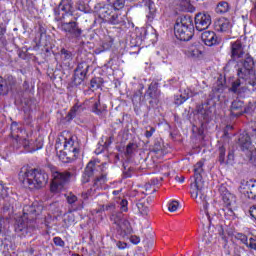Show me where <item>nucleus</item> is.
Masks as SVG:
<instances>
[{
  "instance_id": "obj_20",
  "label": "nucleus",
  "mask_w": 256,
  "mask_h": 256,
  "mask_svg": "<svg viewBox=\"0 0 256 256\" xmlns=\"http://www.w3.org/2000/svg\"><path fill=\"white\" fill-rule=\"evenodd\" d=\"M184 53L190 59H199V57L202 55L201 45L199 43L192 44L184 50Z\"/></svg>"
},
{
  "instance_id": "obj_24",
  "label": "nucleus",
  "mask_w": 256,
  "mask_h": 256,
  "mask_svg": "<svg viewBox=\"0 0 256 256\" xmlns=\"http://www.w3.org/2000/svg\"><path fill=\"white\" fill-rule=\"evenodd\" d=\"M214 27L216 31L225 33V31H229V29H231V23L227 18H219L215 21Z\"/></svg>"
},
{
  "instance_id": "obj_49",
  "label": "nucleus",
  "mask_w": 256,
  "mask_h": 256,
  "mask_svg": "<svg viewBox=\"0 0 256 256\" xmlns=\"http://www.w3.org/2000/svg\"><path fill=\"white\" fill-rule=\"evenodd\" d=\"M61 57L63 59H65L66 61H69V59H71V52H69L68 50L62 49L61 50Z\"/></svg>"
},
{
  "instance_id": "obj_46",
  "label": "nucleus",
  "mask_w": 256,
  "mask_h": 256,
  "mask_svg": "<svg viewBox=\"0 0 256 256\" xmlns=\"http://www.w3.org/2000/svg\"><path fill=\"white\" fill-rule=\"evenodd\" d=\"M185 101H187V96H183V94L175 96V105H183Z\"/></svg>"
},
{
  "instance_id": "obj_58",
  "label": "nucleus",
  "mask_w": 256,
  "mask_h": 256,
  "mask_svg": "<svg viewBox=\"0 0 256 256\" xmlns=\"http://www.w3.org/2000/svg\"><path fill=\"white\" fill-rule=\"evenodd\" d=\"M234 256H241V248H235Z\"/></svg>"
},
{
  "instance_id": "obj_54",
  "label": "nucleus",
  "mask_w": 256,
  "mask_h": 256,
  "mask_svg": "<svg viewBox=\"0 0 256 256\" xmlns=\"http://www.w3.org/2000/svg\"><path fill=\"white\" fill-rule=\"evenodd\" d=\"M116 246L118 247V249H126L127 248V243L118 241L116 243Z\"/></svg>"
},
{
  "instance_id": "obj_3",
  "label": "nucleus",
  "mask_w": 256,
  "mask_h": 256,
  "mask_svg": "<svg viewBox=\"0 0 256 256\" xmlns=\"http://www.w3.org/2000/svg\"><path fill=\"white\" fill-rule=\"evenodd\" d=\"M99 159L91 160L82 175V183H89L91 177L94 179V187H99L107 182V164H99Z\"/></svg>"
},
{
  "instance_id": "obj_34",
  "label": "nucleus",
  "mask_w": 256,
  "mask_h": 256,
  "mask_svg": "<svg viewBox=\"0 0 256 256\" xmlns=\"http://www.w3.org/2000/svg\"><path fill=\"white\" fill-rule=\"evenodd\" d=\"M108 5H111L114 11H119L125 7V0H109Z\"/></svg>"
},
{
  "instance_id": "obj_32",
  "label": "nucleus",
  "mask_w": 256,
  "mask_h": 256,
  "mask_svg": "<svg viewBox=\"0 0 256 256\" xmlns=\"http://www.w3.org/2000/svg\"><path fill=\"white\" fill-rule=\"evenodd\" d=\"M74 211H71V209L68 210L66 214L63 216V223L64 227H71L73 223H75V214H73Z\"/></svg>"
},
{
  "instance_id": "obj_14",
  "label": "nucleus",
  "mask_w": 256,
  "mask_h": 256,
  "mask_svg": "<svg viewBox=\"0 0 256 256\" xmlns=\"http://www.w3.org/2000/svg\"><path fill=\"white\" fill-rule=\"evenodd\" d=\"M88 69L89 65L87 63L82 62L78 64L74 72V85H81L82 81H85Z\"/></svg>"
},
{
  "instance_id": "obj_1",
  "label": "nucleus",
  "mask_w": 256,
  "mask_h": 256,
  "mask_svg": "<svg viewBox=\"0 0 256 256\" xmlns=\"http://www.w3.org/2000/svg\"><path fill=\"white\" fill-rule=\"evenodd\" d=\"M41 213H43V205L38 202L24 206L23 216L17 220L15 225L16 235L18 237L31 236L37 227L35 220Z\"/></svg>"
},
{
  "instance_id": "obj_63",
  "label": "nucleus",
  "mask_w": 256,
  "mask_h": 256,
  "mask_svg": "<svg viewBox=\"0 0 256 256\" xmlns=\"http://www.w3.org/2000/svg\"><path fill=\"white\" fill-rule=\"evenodd\" d=\"M119 193H120L119 190H114V191L112 192L113 195H118Z\"/></svg>"
},
{
  "instance_id": "obj_59",
  "label": "nucleus",
  "mask_w": 256,
  "mask_h": 256,
  "mask_svg": "<svg viewBox=\"0 0 256 256\" xmlns=\"http://www.w3.org/2000/svg\"><path fill=\"white\" fill-rule=\"evenodd\" d=\"M126 153L128 155H131V153H133V151L131 150V145H128L127 148H126Z\"/></svg>"
},
{
  "instance_id": "obj_35",
  "label": "nucleus",
  "mask_w": 256,
  "mask_h": 256,
  "mask_svg": "<svg viewBox=\"0 0 256 256\" xmlns=\"http://www.w3.org/2000/svg\"><path fill=\"white\" fill-rule=\"evenodd\" d=\"M229 11V3L220 2L216 7V13H227Z\"/></svg>"
},
{
  "instance_id": "obj_29",
  "label": "nucleus",
  "mask_w": 256,
  "mask_h": 256,
  "mask_svg": "<svg viewBox=\"0 0 256 256\" xmlns=\"http://www.w3.org/2000/svg\"><path fill=\"white\" fill-rule=\"evenodd\" d=\"M81 113H83V108L81 107V105L76 104L68 112L66 120L73 121V119H75V117H78V115H81Z\"/></svg>"
},
{
  "instance_id": "obj_31",
  "label": "nucleus",
  "mask_w": 256,
  "mask_h": 256,
  "mask_svg": "<svg viewBox=\"0 0 256 256\" xmlns=\"http://www.w3.org/2000/svg\"><path fill=\"white\" fill-rule=\"evenodd\" d=\"M202 173H203V162L200 161V162L196 163L195 166H194L195 183H198V184L203 183Z\"/></svg>"
},
{
  "instance_id": "obj_28",
  "label": "nucleus",
  "mask_w": 256,
  "mask_h": 256,
  "mask_svg": "<svg viewBox=\"0 0 256 256\" xmlns=\"http://www.w3.org/2000/svg\"><path fill=\"white\" fill-rule=\"evenodd\" d=\"M146 95L150 97V99H159V96L161 95V91H159V84L152 82L148 87Z\"/></svg>"
},
{
  "instance_id": "obj_23",
  "label": "nucleus",
  "mask_w": 256,
  "mask_h": 256,
  "mask_svg": "<svg viewBox=\"0 0 256 256\" xmlns=\"http://www.w3.org/2000/svg\"><path fill=\"white\" fill-rule=\"evenodd\" d=\"M105 23H109L110 25H125V16L114 10Z\"/></svg>"
},
{
  "instance_id": "obj_42",
  "label": "nucleus",
  "mask_w": 256,
  "mask_h": 256,
  "mask_svg": "<svg viewBox=\"0 0 256 256\" xmlns=\"http://www.w3.org/2000/svg\"><path fill=\"white\" fill-rule=\"evenodd\" d=\"M177 209H179V202L177 200H173L168 204V210L171 213H175V211H177Z\"/></svg>"
},
{
  "instance_id": "obj_7",
  "label": "nucleus",
  "mask_w": 256,
  "mask_h": 256,
  "mask_svg": "<svg viewBox=\"0 0 256 256\" xmlns=\"http://www.w3.org/2000/svg\"><path fill=\"white\" fill-rule=\"evenodd\" d=\"M238 61L243 65L242 68L238 69V77H240V79H245L248 85L255 87L256 89V73L255 70H253L255 61L253 60V57L246 53L244 57Z\"/></svg>"
},
{
  "instance_id": "obj_17",
  "label": "nucleus",
  "mask_w": 256,
  "mask_h": 256,
  "mask_svg": "<svg viewBox=\"0 0 256 256\" xmlns=\"http://www.w3.org/2000/svg\"><path fill=\"white\" fill-rule=\"evenodd\" d=\"M247 85L251 84L247 83V81L244 78L239 77V79H236L232 82L230 91L232 93H235L236 95H241V93H245V91H247Z\"/></svg>"
},
{
  "instance_id": "obj_10",
  "label": "nucleus",
  "mask_w": 256,
  "mask_h": 256,
  "mask_svg": "<svg viewBox=\"0 0 256 256\" xmlns=\"http://www.w3.org/2000/svg\"><path fill=\"white\" fill-rule=\"evenodd\" d=\"M245 55H247V53H245V46L243 45V42H241V40L231 42L230 57L232 61H241V59H243Z\"/></svg>"
},
{
  "instance_id": "obj_12",
  "label": "nucleus",
  "mask_w": 256,
  "mask_h": 256,
  "mask_svg": "<svg viewBox=\"0 0 256 256\" xmlns=\"http://www.w3.org/2000/svg\"><path fill=\"white\" fill-rule=\"evenodd\" d=\"M19 145L25 149L27 153H35L39 149H43V140L36 139L35 141L29 140L28 138H20Z\"/></svg>"
},
{
  "instance_id": "obj_18",
  "label": "nucleus",
  "mask_w": 256,
  "mask_h": 256,
  "mask_svg": "<svg viewBox=\"0 0 256 256\" xmlns=\"http://www.w3.org/2000/svg\"><path fill=\"white\" fill-rule=\"evenodd\" d=\"M16 80L13 76H8L7 79L0 77V95H7L11 89H13Z\"/></svg>"
},
{
  "instance_id": "obj_64",
  "label": "nucleus",
  "mask_w": 256,
  "mask_h": 256,
  "mask_svg": "<svg viewBox=\"0 0 256 256\" xmlns=\"http://www.w3.org/2000/svg\"><path fill=\"white\" fill-rule=\"evenodd\" d=\"M145 187L146 189H149V187H151V184H146Z\"/></svg>"
},
{
  "instance_id": "obj_22",
  "label": "nucleus",
  "mask_w": 256,
  "mask_h": 256,
  "mask_svg": "<svg viewBox=\"0 0 256 256\" xmlns=\"http://www.w3.org/2000/svg\"><path fill=\"white\" fill-rule=\"evenodd\" d=\"M201 39L204 45H207V47H213V45H217V34H215L213 31L203 32Z\"/></svg>"
},
{
  "instance_id": "obj_6",
  "label": "nucleus",
  "mask_w": 256,
  "mask_h": 256,
  "mask_svg": "<svg viewBox=\"0 0 256 256\" xmlns=\"http://www.w3.org/2000/svg\"><path fill=\"white\" fill-rule=\"evenodd\" d=\"M48 168L51 172V184L50 191L51 193H61L65 189V185L71 181L73 173L69 171H59L57 167L49 165Z\"/></svg>"
},
{
  "instance_id": "obj_5",
  "label": "nucleus",
  "mask_w": 256,
  "mask_h": 256,
  "mask_svg": "<svg viewBox=\"0 0 256 256\" xmlns=\"http://www.w3.org/2000/svg\"><path fill=\"white\" fill-rule=\"evenodd\" d=\"M195 33L193 19L190 16H183L176 20L174 25V35L180 41H190Z\"/></svg>"
},
{
  "instance_id": "obj_37",
  "label": "nucleus",
  "mask_w": 256,
  "mask_h": 256,
  "mask_svg": "<svg viewBox=\"0 0 256 256\" xmlns=\"http://www.w3.org/2000/svg\"><path fill=\"white\" fill-rule=\"evenodd\" d=\"M103 85V79L101 78H94L90 82L91 89H99Z\"/></svg>"
},
{
  "instance_id": "obj_61",
  "label": "nucleus",
  "mask_w": 256,
  "mask_h": 256,
  "mask_svg": "<svg viewBox=\"0 0 256 256\" xmlns=\"http://www.w3.org/2000/svg\"><path fill=\"white\" fill-rule=\"evenodd\" d=\"M5 34V28L0 27V37Z\"/></svg>"
},
{
  "instance_id": "obj_55",
  "label": "nucleus",
  "mask_w": 256,
  "mask_h": 256,
  "mask_svg": "<svg viewBox=\"0 0 256 256\" xmlns=\"http://www.w3.org/2000/svg\"><path fill=\"white\" fill-rule=\"evenodd\" d=\"M5 227H3V220H0V237H4Z\"/></svg>"
},
{
  "instance_id": "obj_45",
  "label": "nucleus",
  "mask_w": 256,
  "mask_h": 256,
  "mask_svg": "<svg viewBox=\"0 0 256 256\" xmlns=\"http://www.w3.org/2000/svg\"><path fill=\"white\" fill-rule=\"evenodd\" d=\"M153 133H155V127L147 126L145 132L146 139H151V137H153Z\"/></svg>"
},
{
  "instance_id": "obj_56",
  "label": "nucleus",
  "mask_w": 256,
  "mask_h": 256,
  "mask_svg": "<svg viewBox=\"0 0 256 256\" xmlns=\"http://www.w3.org/2000/svg\"><path fill=\"white\" fill-rule=\"evenodd\" d=\"M132 171L133 169L129 168L128 171H124V177L129 178L132 177Z\"/></svg>"
},
{
  "instance_id": "obj_30",
  "label": "nucleus",
  "mask_w": 256,
  "mask_h": 256,
  "mask_svg": "<svg viewBox=\"0 0 256 256\" xmlns=\"http://www.w3.org/2000/svg\"><path fill=\"white\" fill-rule=\"evenodd\" d=\"M76 9L82 13H91L89 0H75Z\"/></svg>"
},
{
  "instance_id": "obj_62",
  "label": "nucleus",
  "mask_w": 256,
  "mask_h": 256,
  "mask_svg": "<svg viewBox=\"0 0 256 256\" xmlns=\"http://www.w3.org/2000/svg\"><path fill=\"white\" fill-rule=\"evenodd\" d=\"M233 159V153L229 152L228 153V161H231Z\"/></svg>"
},
{
  "instance_id": "obj_47",
  "label": "nucleus",
  "mask_w": 256,
  "mask_h": 256,
  "mask_svg": "<svg viewBox=\"0 0 256 256\" xmlns=\"http://www.w3.org/2000/svg\"><path fill=\"white\" fill-rule=\"evenodd\" d=\"M183 97H187V99L191 98V97H195V95H197V93L193 92V90H191L190 88H187L184 90V94H182Z\"/></svg>"
},
{
  "instance_id": "obj_13",
  "label": "nucleus",
  "mask_w": 256,
  "mask_h": 256,
  "mask_svg": "<svg viewBox=\"0 0 256 256\" xmlns=\"http://www.w3.org/2000/svg\"><path fill=\"white\" fill-rule=\"evenodd\" d=\"M254 109L253 105L243 108V101L234 100L231 105V115H233V117H240V115H243L244 113H252Z\"/></svg>"
},
{
  "instance_id": "obj_36",
  "label": "nucleus",
  "mask_w": 256,
  "mask_h": 256,
  "mask_svg": "<svg viewBox=\"0 0 256 256\" xmlns=\"http://www.w3.org/2000/svg\"><path fill=\"white\" fill-rule=\"evenodd\" d=\"M219 152V158H218V161L221 165H224L225 163H229V160L225 161V153H226V149L221 146L218 150Z\"/></svg>"
},
{
  "instance_id": "obj_25",
  "label": "nucleus",
  "mask_w": 256,
  "mask_h": 256,
  "mask_svg": "<svg viewBox=\"0 0 256 256\" xmlns=\"http://www.w3.org/2000/svg\"><path fill=\"white\" fill-rule=\"evenodd\" d=\"M220 195L222 197V201L226 207H231L233 202L235 201V196L231 194L229 191L225 189V187H221L219 189Z\"/></svg>"
},
{
  "instance_id": "obj_38",
  "label": "nucleus",
  "mask_w": 256,
  "mask_h": 256,
  "mask_svg": "<svg viewBox=\"0 0 256 256\" xmlns=\"http://www.w3.org/2000/svg\"><path fill=\"white\" fill-rule=\"evenodd\" d=\"M92 113H95V115H101V113H103V109L101 108V102L99 100L93 104Z\"/></svg>"
},
{
  "instance_id": "obj_51",
  "label": "nucleus",
  "mask_w": 256,
  "mask_h": 256,
  "mask_svg": "<svg viewBox=\"0 0 256 256\" xmlns=\"http://www.w3.org/2000/svg\"><path fill=\"white\" fill-rule=\"evenodd\" d=\"M153 3L149 4L150 13L147 15L148 21H153L155 19V10H151Z\"/></svg>"
},
{
  "instance_id": "obj_19",
  "label": "nucleus",
  "mask_w": 256,
  "mask_h": 256,
  "mask_svg": "<svg viewBox=\"0 0 256 256\" xmlns=\"http://www.w3.org/2000/svg\"><path fill=\"white\" fill-rule=\"evenodd\" d=\"M60 11H63V15H67L68 13L71 14V17H73V0H61V2L58 5V9L54 10V13L56 17H59Z\"/></svg>"
},
{
  "instance_id": "obj_15",
  "label": "nucleus",
  "mask_w": 256,
  "mask_h": 256,
  "mask_svg": "<svg viewBox=\"0 0 256 256\" xmlns=\"http://www.w3.org/2000/svg\"><path fill=\"white\" fill-rule=\"evenodd\" d=\"M94 10L95 13H97L98 17L105 22L109 19L110 15L115 11V9H113V6L109 4H97L94 7Z\"/></svg>"
},
{
  "instance_id": "obj_27",
  "label": "nucleus",
  "mask_w": 256,
  "mask_h": 256,
  "mask_svg": "<svg viewBox=\"0 0 256 256\" xmlns=\"http://www.w3.org/2000/svg\"><path fill=\"white\" fill-rule=\"evenodd\" d=\"M213 109H215V104L211 102H206L198 107V113L203 115L204 119H207L211 113H213Z\"/></svg>"
},
{
  "instance_id": "obj_9",
  "label": "nucleus",
  "mask_w": 256,
  "mask_h": 256,
  "mask_svg": "<svg viewBox=\"0 0 256 256\" xmlns=\"http://www.w3.org/2000/svg\"><path fill=\"white\" fill-rule=\"evenodd\" d=\"M80 144L77 136H69L64 139V155L67 159H73L79 155Z\"/></svg>"
},
{
  "instance_id": "obj_44",
  "label": "nucleus",
  "mask_w": 256,
  "mask_h": 256,
  "mask_svg": "<svg viewBox=\"0 0 256 256\" xmlns=\"http://www.w3.org/2000/svg\"><path fill=\"white\" fill-rule=\"evenodd\" d=\"M129 205V202L126 199H122L120 201V210L122 213H127L129 211V208L127 207Z\"/></svg>"
},
{
  "instance_id": "obj_43",
  "label": "nucleus",
  "mask_w": 256,
  "mask_h": 256,
  "mask_svg": "<svg viewBox=\"0 0 256 256\" xmlns=\"http://www.w3.org/2000/svg\"><path fill=\"white\" fill-rule=\"evenodd\" d=\"M236 239H238V241H241V243H243V245H248V243H249L247 235H245L243 233H238L236 235Z\"/></svg>"
},
{
  "instance_id": "obj_2",
  "label": "nucleus",
  "mask_w": 256,
  "mask_h": 256,
  "mask_svg": "<svg viewBox=\"0 0 256 256\" xmlns=\"http://www.w3.org/2000/svg\"><path fill=\"white\" fill-rule=\"evenodd\" d=\"M19 180L24 187L29 189H41L45 187L49 181V175L43 170H33L22 168L19 173Z\"/></svg>"
},
{
  "instance_id": "obj_41",
  "label": "nucleus",
  "mask_w": 256,
  "mask_h": 256,
  "mask_svg": "<svg viewBox=\"0 0 256 256\" xmlns=\"http://www.w3.org/2000/svg\"><path fill=\"white\" fill-rule=\"evenodd\" d=\"M180 5L184 7V11H193V6L191 5V0H181Z\"/></svg>"
},
{
  "instance_id": "obj_39",
  "label": "nucleus",
  "mask_w": 256,
  "mask_h": 256,
  "mask_svg": "<svg viewBox=\"0 0 256 256\" xmlns=\"http://www.w3.org/2000/svg\"><path fill=\"white\" fill-rule=\"evenodd\" d=\"M100 211H107L108 213H115V204L109 203L106 205H102L100 207Z\"/></svg>"
},
{
  "instance_id": "obj_33",
  "label": "nucleus",
  "mask_w": 256,
  "mask_h": 256,
  "mask_svg": "<svg viewBox=\"0 0 256 256\" xmlns=\"http://www.w3.org/2000/svg\"><path fill=\"white\" fill-rule=\"evenodd\" d=\"M112 221H114L115 225H118L121 229L123 228V225L127 227L129 225V221L127 219H123V216L121 214L112 215L111 217Z\"/></svg>"
},
{
  "instance_id": "obj_26",
  "label": "nucleus",
  "mask_w": 256,
  "mask_h": 256,
  "mask_svg": "<svg viewBox=\"0 0 256 256\" xmlns=\"http://www.w3.org/2000/svg\"><path fill=\"white\" fill-rule=\"evenodd\" d=\"M11 133L13 137H16L17 143L21 142V139L25 138V130H23L21 127H19V124L17 122H12L11 124Z\"/></svg>"
},
{
  "instance_id": "obj_4",
  "label": "nucleus",
  "mask_w": 256,
  "mask_h": 256,
  "mask_svg": "<svg viewBox=\"0 0 256 256\" xmlns=\"http://www.w3.org/2000/svg\"><path fill=\"white\" fill-rule=\"evenodd\" d=\"M60 30L66 33V36L70 41L81 40V35H83V29L79 26L77 18L71 16V14H62L59 19Z\"/></svg>"
},
{
  "instance_id": "obj_16",
  "label": "nucleus",
  "mask_w": 256,
  "mask_h": 256,
  "mask_svg": "<svg viewBox=\"0 0 256 256\" xmlns=\"http://www.w3.org/2000/svg\"><path fill=\"white\" fill-rule=\"evenodd\" d=\"M66 201L70 206V211H81L83 209V200H79L73 193L65 194Z\"/></svg>"
},
{
  "instance_id": "obj_48",
  "label": "nucleus",
  "mask_w": 256,
  "mask_h": 256,
  "mask_svg": "<svg viewBox=\"0 0 256 256\" xmlns=\"http://www.w3.org/2000/svg\"><path fill=\"white\" fill-rule=\"evenodd\" d=\"M53 241L54 245H56L57 247H65V241H63L61 237H54Z\"/></svg>"
},
{
  "instance_id": "obj_21",
  "label": "nucleus",
  "mask_w": 256,
  "mask_h": 256,
  "mask_svg": "<svg viewBox=\"0 0 256 256\" xmlns=\"http://www.w3.org/2000/svg\"><path fill=\"white\" fill-rule=\"evenodd\" d=\"M251 137L247 132H243L238 137V146L241 149V151H249L251 149Z\"/></svg>"
},
{
  "instance_id": "obj_40",
  "label": "nucleus",
  "mask_w": 256,
  "mask_h": 256,
  "mask_svg": "<svg viewBox=\"0 0 256 256\" xmlns=\"http://www.w3.org/2000/svg\"><path fill=\"white\" fill-rule=\"evenodd\" d=\"M255 185H256V180H248V181L242 182V186H244L243 189H248L249 191H252Z\"/></svg>"
},
{
  "instance_id": "obj_52",
  "label": "nucleus",
  "mask_w": 256,
  "mask_h": 256,
  "mask_svg": "<svg viewBox=\"0 0 256 256\" xmlns=\"http://www.w3.org/2000/svg\"><path fill=\"white\" fill-rule=\"evenodd\" d=\"M246 247H249V249H253L254 251H256V239L250 238L248 245H246Z\"/></svg>"
},
{
  "instance_id": "obj_60",
  "label": "nucleus",
  "mask_w": 256,
  "mask_h": 256,
  "mask_svg": "<svg viewBox=\"0 0 256 256\" xmlns=\"http://www.w3.org/2000/svg\"><path fill=\"white\" fill-rule=\"evenodd\" d=\"M82 199L84 200L89 199V194H87V192L82 193Z\"/></svg>"
},
{
  "instance_id": "obj_57",
  "label": "nucleus",
  "mask_w": 256,
  "mask_h": 256,
  "mask_svg": "<svg viewBox=\"0 0 256 256\" xmlns=\"http://www.w3.org/2000/svg\"><path fill=\"white\" fill-rule=\"evenodd\" d=\"M176 181H178V183H184L185 177H183V176H176Z\"/></svg>"
},
{
  "instance_id": "obj_50",
  "label": "nucleus",
  "mask_w": 256,
  "mask_h": 256,
  "mask_svg": "<svg viewBox=\"0 0 256 256\" xmlns=\"http://www.w3.org/2000/svg\"><path fill=\"white\" fill-rule=\"evenodd\" d=\"M102 47L104 51H108V49H111V47H113V40H107L103 42Z\"/></svg>"
},
{
  "instance_id": "obj_53",
  "label": "nucleus",
  "mask_w": 256,
  "mask_h": 256,
  "mask_svg": "<svg viewBox=\"0 0 256 256\" xmlns=\"http://www.w3.org/2000/svg\"><path fill=\"white\" fill-rule=\"evenodd\" d=\"M131 243H133L134 245H137L138 243L141 242V238L137 237V236H131L130 238Z\"/></svg>"
},
{
  "instance_id": "obj_11",
  "label": "nucleus",
  "mask_w": 256,
  "mask_h": 256,
  "mask_svg": "<svg viewBox=\"0 0 256 256\" xmlns=\"http://www.w3.org/2000/svg\"><path fill=\"white\" fill-rule=\"evenodd\" d=\"M194 23L197 31H205L211 25V15L206 12H199L195 15Z\"/></svg>"
},
{
  "instance_id": "obj_8",
  "label": "nucleus",
  "mask_w": 256,
  "mask_h": 256,
  "mask_svg": "<svg viewBox=\"0 0 256 256\" xmlns=\"http://www.w3.org/2000/svg\"><path fill=\"white\" fill-rule=\"evenodd\" d=\"M195 189L191 192V197L196 199V203H203L204 211L206 213V217L210 223L213 225V221H215L216 213L209 209V204L207 203V194H205V186L203 182H195Z\"/></svg>"
}]
</instances>
